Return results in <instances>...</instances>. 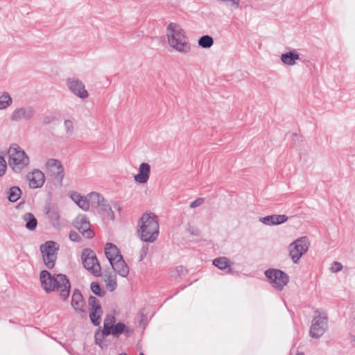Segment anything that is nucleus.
Segmentation results:
<instances>
[{"instance_id": "nucleus-5", "label": "nucleus", "mask_w": 355, "mask_h": 355, "mask_svg": "<svg viewBox=\"0 0 355 355\" xmlns=\"http://www.w3.org/2000/svg\"><path fill=\"white\" fill-rule=\"evenodd\" d=\"M310 243L306 236L300 237L292 242L288 248L289 256L294 263H297L300 258L309 250Z\"/></svg>"}, {"instance_id": "nucleus-4", "label": "nucleus", "mask_w": 355, "mask_h": 355, "mask_svg": "<svg viewBox=\"0 0 355 355\" xmlns=\"http://www.w3.org/2000/svg\"><path fill=\"white\" fill-rule=\"evenodd\" d=\"M8 164L15 173H20L30 163L29 157L17 144H12L8 149Z\"/></svg>"}, {"instance_id": "nucleus-39", "label": "nucleus", "mask_w": 355, "mask_h": 355, "mask_svg": "<svg viewBox=\"0 0 355 355\" xmlns=\"http://www.w3.org/2000/svg\"><path fill=\"white\" fill-rule=\"evenodd\" d=\"M343 266L340 262L334 261L330 268V270L333 272H337L342 270Z\"/></svg>"}, {"instance_id": "nucleus-13", "label": "nucleus", "mask_w": 355, "mask_h": 355, "mask_svg": "<svg viewBox=\"0 0 355 355\" xmlns=\"http://www.w3.org/2000/svg\"><path fill=\"white\" fill-rule=\"evenodd\" d=\"M88 304L90 309V320L95 326H98L101 324L103 313L99 301L95 297L90 296L88 300Z\"/></svg>"}, {"instance_id": "nucleus-42", "label": "nucleus", "mask_w": 355, "mask_h": 355, "mask_svg": "<svg viewBox=\"0 0 355 355\" xmlns=\"http://www.w3.org/2000/svg\"><path fill=\"white\" fill-rule=\"evenodd\" d=\"M204 201H205L204 198H199L195 200L194 201H193L192 202H191L189 206L191 208L194 209L196 207L200 206L204 202Z\"/></svg>"}, {"instance_id": "nucleus-24", "label": "nucleus", "mask_w": 355, "mask_h": 355, "mask_svg": "<svg viewBox=\"0 0 355 355\" xmlns=\"http://www.w3.org/2000/svg\"><path fill=\"white\" fill-rule=\"evenodd\" d=\"M48 217L51 221V225L54 227H58L60 226V213L57 209H48L46 212Z\"/></svg>"}, {"instance_id": "nucleus-2", "label": "nucleus", "mask_w": 355, "mask_h": 355, "mask_svg": "<svg viewBox=\"0 0 355 355\" xmlns=\"http://www.w3.org/2000/svg\"><path fill=\"white\" fill-rule=\"evenodd\" d=\"M166 36L170 47L182 54H188L191 45L188 41L185 31L178 23L170 22L166 28Z\"/></svg>"}, {"instance_id": "nucleus-34", "label": "nucleus", "mask_w": 355, "mask_h": 355, "mask_svg": "<svg viewBox=\"0 0 355 355\" xmlns=\"http://www.w3.org/2000/svg\"><path fill=\"white\" fill-rule=\"evenodd\" d=\"M90 288L94 294L99 297H102L105 295V292L101 290L100 285L98 283L92 282L90 285Z\"/></svg>"}, {"instance_id": "nucleus-25", "label": "nucleus", "mask_w": 355, "mask_h": 355, "mask_svg": "<svg viewBox=\"0 0 355 355\" xmlns=\"http://www.w3.org/2000/svg\"><path fill=\"white\" fill-rule=\"evenodd\" d=\"M12 103V98L8 92L0 94V110H6Z\"/></svg>"}, {"instance_id": "nucleus-43", "label": "nucleus", "mask_w": 355, "mask_h": 355, "mask_svg": "<svg viewBox=\"0 0 355 355\" xmlns=\"http://www.w3.org/2000/svg\"><path fill=\"white\" fill-rule=\"evenodd\" d=\"M55 120V117L52 115H46L42 118V123L49 125Z\"/></svg>"}, {"instance_id": "nucleus-40", "label": "nucleus", "mask_w": 355, "mask_h": 355, "mask_svg": "<svg viewBox=\"0 0 355 355\" xmlns=\"http://www.w3.org/2000/svg\"><path fill=\"white\" fill-rule=\"evenodd\" d=\"M6 169V162L3 157L0 156V176H2Z\"/></svg>"}, {"instance_id": "nucleus-38", "label": "nucleus", "mask_w": 355, "mask_h": 355, "mask_svg": "<svg viewBox=\"0 0 355 355\" xmlns=\"http://www.w3.org/2000/svg\"><path fill=\"white\" fill-rule=\"evenodd\" d=\"M106 286H107V288L112 291H114L116 287V281L115 279H113L111 277H110L107 280H106Z\"/></svg>"}, {"instance_id": "nucleus-26", "label": "nucleus", "mask_w": 355, "mask_h": 355, "mask_svg": "<svg viewBox=\"0 0 355 355\" xmlns=\"http://www.w3.org/2000/svg\"><path fill=\"white\" fill-rule=\"evenodd\" d=\"M213 264L220 270H225L231 266V262L227 257H225L215 259L213 261Z\"/></svg>"}, {"instance_id": "nucleus-21", "label": "nucleus", "mask_w": 355, "mask_h": 355, "mask_svg": "<svg viewBox=\"0 0 355 355\" xmlns=\"http://www.w3.org/2000/svg\"><path fill=\"white\" fill-rule=\"evenodd\" d=\"M281 61L286 65L293 66L300 59V55L295 51H290L281 55Z\"/></svg>"}, {"instance_id": "nucleus-12", "label": "nucleus", "mask_w": 355, "mask_h": 355, "mask_svg": "<svg viewBox=\"0 0 355 355\" xmlns=\"http://www.w3.org/2000/svg\"><path fill=\"white\" fill-rule=\"evenodd\" d=\"M46 169L51 173L55 180L62 186L64 177L63 166L60 161L56 159H49L45 164Z\"/></svg>"}, {"instance_id": "nucleus-3", "label": "nucleus", "mask_w": 355, "mask_h": 355, "mask_svg": "<svg viewBox=\"0 0 355 355\" xmlns=\"http://www.w3.org/2000/svg\"><path fill=\"white\" fill-rule=\"evenodd\" d=\"M138 236L147 243L155 242L159 234V226L157 216L153 213H145L138 222Z\"/></svg>"}, {"instance_id": "nucleus-20", "label": "nucleus", "mask_w": 355, "mask_h": 355, "mask_svg": "<svg viewBox=\"0 0 355 355\" xmlns=\"http://www.w3.org/2000/svg\"><path fill=\"white\" fill-rule=\"evenodd\" d=\"M105 254L110 263L122 257L118 248L110 243L105 245Z\"/></svg>"}, {"instance_id": "nucleus-47", "label": "nucleus", "mask_w": 355, "mask_h": 355, "mask_svg": "<svg viewBox=\"0 0 355 355\" xmlns=\"http://www.w3.org/2000/svg\"><path fill=\"white\" fill-rule=\"evenodd\" d=\"M296 355H304L303 352H298Z\"/></svg>"}, {"instance_id": "nucleus-30", "label": "nucleus", "mask_w": 355, "mask_h": 355, "mask_svg": "<svg viewBox=\"0 0 355 355\" xmlns=\"http://www.w3.org/2000/svg\"><path fill=\"white\" fill-rule=\"evenodd\" d=\"M99 207H101V211H102V214L111 220L114 219V212L112 210L111 207L108 204H106L105 202L104 201V202H103V205H101Z\"/></svg>"}, {"instance_id": "nucleus-11", "label": "nucleus", "mask_w": 355, "mask_h": 355, "mask_svg": "<svg viewBox=\"0 0 355 355\" xmlns=\"http://www.w3.org/2000/svg\"><path fill=\"white\" fill-rule=\"evenodd\" d=\"M66 86L68 90L75 96L85 100L88 98L89 93L85 85L80 79L75 77H69L66 79Z\"/></svg>"}, {"instance_id": "nucleus-41", "label": "nucleus", "mask_w": 355, "mask_h": 355, "mask_svg": "<svg viewBox=\"0 0 355 355\" xmlns=\"http://www.w3.org/2000/svg\"><path fill=\"white\" fill-rule=\"evenodd\" d=\"M70 198H71V200L78 205V203L79 202V201L80 200V199L82 198L83 196H81L79 193L78 192H76V191H73L72 193H71L70 194Z\"/></svg>"}, {"instance_id": "nucleus-10", "label": "nucleus", "mask_w": 355, "mask_h": 355, "mask_svg": "<svg viewBox=\"0 0 355 355\" xmlns=\"http://www.w3.org/2000/svg\"><path fill=\"white\" fill-rule=\"evenodd\" d=\"M35 110L32 105L19 106L14 109L9 116L12 122L28 121L34 118Z\"/></svg>"}, {"instance_id": "nucleus-9", "label": "nucleus", "mask_w": 355, "mask_h": 355, "mask_svg": "<svg viewBox=\"0 0 355 355\" xmlns=\"http://www.w3.org/2000/svg\"><path fill=\"white\" fill-rule=\"evenodd\" d=\"M82 261L85 269L92 272L94 275L99 277L101 275V266L94 253L89 250L85 249L82 253Z\"/></svg>"}, {"instance_id": "nucleus-6", "label": "nucleus", "mask_w": 355, "mask_h": 355, "mask_svg": "<svg viewBox=\"0 0 355 355\" xmlns=\"http://www.w3.org/2000/svg\"><path fill=\"white\" fill-rule=\"evenodd\" d=\"M316 315L312 320L309 335L314 338L321 337L327 329V315L324 313L316 311Z\"/></svg>"}, {"instance_id": "nucleus-31", "label": "nucleus", "mask_w": 355, "mask_h": 355, "mask_svg": "<svg viewBox=\"0 0 355 355\" xmlns=\"http://www.w3.org/2000/svg\"><path fill=\"white\" fill-rule=\"evenodd\" d=\"M109 336L105 332V330L103 329L101 331H98L95 334V341L96 345H99L101 348L103 347V340L104 338Z\"/></svg>"}, {"instance_id": "nucleus-19", "label": "nucleus", "mask_w": 355, "mask_h": 355, "mask_svg": "<svg viewBox=\"0 0 355 355\" xmlns=\"http://www.w3.org/2000/svg\"><path fill=\"white\" fill-rule=\"evenodd\" d=\"M71 306L76 311L81 313L85 312V302L81 293L77 289L73 291Z\"/></svg>"}, {"instance_id": "nucleus-23", "label": "nucleus", "mask_w": 355, "mask_h": 355, "mask_svg": "<svg viewBox=\"0 0 355 355\" xmlns=\"http://www.w3.org/2000/svg\"><path fill=\"white\" fill-rule=\"evenodd\" d=\"M63 128L67 137H71L75 133V122L73 119H64Z\"/></svg>"}, {"instance_id": "nucleus-7", "label": "nucleus", "mask_w": 355, "mask_h": 355, "mask_svg": "<svg viewBox=\"0 0 355 355\" xmlns=\"http://www.w3.org/2000/svg\"><path fill=\"white\" fill-rule=\"evenodd\" d=\"M40 250L46 266L49 269L53 268L57 259L58 244L52 241H46L41 245Z\"/></svg>"}, {"instance_id": "nucleus-17", "label": "nucleus", "mask_w": 355, "mask_h": 355, "mask_svg": "<svg viewBox=\"0 0 355 355\" xmlns=\"http://www.w3.org/2000/svg\"><path fill=\"white\" fill-rule=\"evenodd\" d=\"M106 333L108 335L112 334L114 336H118L122 333H124L127 336H130L133 333V330L128 327L124 323L119 322L112 326Z\"/></svg>"}, {"instance_id": "nucleus-44", "label": "nucleus", "mask_w": 355, "mask_h": 355, "mask_svg": "<svg viewBox=\"0 0 355 355\" xmlns=\"http://www.w3.org/2000/svg\"><path fill=\"white\" fill-rule=\"evenodd\" d=\"M69 239L72 241H79L80 239V237L76 232L71 231L69 233Z\"/></svg>"}, {"instance_id": "nucleus-8", "label": "nucleus", "mask_w": 355, "mask_h": 355, "mask_svg": "<svg viewBox=\"0 0 355 355\" xmlns=\"http://www.w3.org/2000/svg\"><path fill=\"white\" fill-rule=\"evenodd\" d=\"M265 275L272 286L278 291L283 290L289 282L288 275L281 270L268 269L265 271Z\"/></svg>"}, {"instance_id": "nucleus-46", "label": "nucleus", "mask_w": 355, "mask_h": 355, "mask_svg": "<svg viewBox=\"0 0 355 355\" xmlns=\"http://www.w3.org/2000/svg\"><path fill=\"white\" fill-rule=\"evenodd\" d=\"M189 231L191 232V234H194V235H197L198 234L194 232L193 230H191L190 229L189 230Z\"/></svg>"}, {"instance_id": "nucleus-36", "label": "nucleus", "mask_w": 355, "mask_h": 355, "mask_svg": "<svg viewBox=\"0 0 355 355\" xmlns=\"http://www.w3.org/2000/svg\"><path fill=\"white\" fill-rule=\"evenodd\" d=\"M275 225H280L285 223L288 220V216L284 214L273 215Z\"/></svg>"}, {"instance_id": "nucleus-14", "label": "nucleus", "mask_w": 355, "mask_h": 355, "mask_svg": "<svg viewBox=\"0 0 355 355\" xmlns=\"http://www.w3.org/2000/svg\"><path fill=\"white\" fill-rule=\"evenodd\" d=\"M74 226L87 239H91L94 236V232L90 229V223L85 215H79L76 217Z\"/></svg>"}, {"instance_id": "nucleus-18", "label": "nucleus", "mask_w": 355, "mask_h": 355, "mask_svg": "<svg viewBox=\"0 0 355 355\" xmlns=\"http://www.w3.org/2000/svg\"><path fill=\"white\" fill-rule=\"evenodd\" d=\"M113 270L123 277H125L129 274V268L123 260V257L110 263Z\"/></svg>"}, {"instance_id": "nucleus-22", "label": "nucleus", "mask_w": 355, "mask_h": 355, "mask_svg": "<svg viewBox=\"0 0 355 355\" xmlns=\"http://www.w3.org/2000/svg\"><path fill=\"white\" fill-rule=\"evenodd\" d=\"M22 220L25 223V227L27 230L31 231L35 230L37 220L33 214L26 213L23 215Z\"/></svg>"}, {"instance_id": "nucleus-1", "label": "nucleus", "mask_w": 355, "mask_h": 355, "mask_svg": "<svg viewBox=\"0 0 355 355\" xmlns=\"http://www.w3.org/2000/svg\"><path fill=\"white\" fill-rule=\"evenodd\" d=\"M40 279L41 286L46 293L57 291L60 293L62 300H66L70 293L71 284L66 277L62 274L51 275L47 270L40 272Z\"/></svg>"}, {"instance_id": "nucleus-16", "label": "nucleus", "mask_w": 355, "mask_h": 355, "mask_svg": "<svg viewBox=\"0 0 355 355\" xmlns=\"http://www.w3.org/2000/svg\"><path fill=\"white\" fill-rule=\"evenodd\" d=\"M150 173V166L148 163L143 162L139 165V173L135 175V181L145 184L148 182Z\"/></svg>"}, {"instance_id": "nucleus-27", "label": "nucleus", "mask_w": 355, "mask_h": 355, "mask_svg": "<svg viewBox=\"0 0 355 355\" xmlns=\"http://www.w3.org/2000/svg\"><path fill=\"white\" fill-rule=\"evenodd\" d=\"M198 44L202 48L208 49L214 44V39L209 35H203L198 40Z\"/></svg>"}, {"instance_id": "nucleus-32", "label": "nucleus", "mask_w": 355, "mask_h": 355, "mask_svg": "<svg viewBox=\"0 0 355 355\" xmlns=\"http://www.w3.org/2000/svg\"><path fill=\"white\" fill-rule=\"evenodd\" d=\"M116 319L113 315H108L106 316L103 323V329L105 332L111 328L115 323Z\"/></svg>"}, {"instance_id": "nucleus-48", "label": "nucleus", "mask_w": 355, "mask_h": 355, "mask_svg": "<svg viewBox=\"0 0 355 355\" xmlns=\"http://www.w3.org/2000/svg\"><path fill=\"white\" fill-rule=\"evenodd\" d=\"M139 355H144V354L141 353Z\"/></svg>"}, {"instance_id": "nucleus-28", "label": "nucleus", "mask_w": 355, "mask_h": 355, "mask_svg": "<svg viewBox=\"0 0 355 355\" xmlns=\"http://www.w3.org/2000/svg\"><path fill=\"white\" fill-rule=\"evenodd\" d=\"M21 194V189L18 187H12L8 191V198L9 201L15 202L19 198Z\"/></svg>"}, {"instance_id": "nucleus-45", "label": "nucleus", "mask_w": 355, "mask_h": 355, "mask_svg": "<svg viewBox=\"0 0 355 355\" xmlns=\"http://www.w3.org/2000/svg\"><path fill=\"white\" fill-rule=\"evenodd\" d=\"M148 252V246L144 245L140 251V260H143L146 256L147 255Z\"/></svg>"}, {"instance_id": "nucleus-33", "label": "nucleus", "mask_w": 355, "mask_h": 355, "mask_svg": "<svg viewBox=\"0 0 355 355\" xmlns=\"http://www.w3.org/2000/svg\"><path fill=\"white\" fill-rule=\"evenodd\" d=\"M218 2L223 3L233 9H238L240 7V0H216Z\"/></svg>"}, {"instance_id": "nucleus-15", "label": "nucleus", "mask_w": 355, "mask_h": 355, "mask_svg": "<svg viewBox=\"0 0 355 355\" xmlns=\"http://www.w3.org/2000/svg\"><path fill=\"white\" fill-rule=\"evenodd\" d=\"M26 178L28 180L29 187L33 189L42 187L45 182V175L39 169H34L32 172L28 173Z\"/></svg>"}, {"instance_id": "nucleus-29", "label": "nucleus", "mask_w": 355, "mask_h": 355, "mask_svg": "<svg viewBox=\"0 0 355 355\" xmlns=\"http://www.w3.org/2000/svg\"><path fill=\"white\" fill-rule=\"evenodd\" d=\"M88 197L92 204H96L98 207L101 205H103V202H104L105 201L104 198L101 194L96 192L90 193L88 195Z\"/></svg>"}, {"instance_id": "nucleus-37", "label": "nucleus", "mask_w": 355, "mask_h": 355, "mask_svg": "<svg viewBox=\"0 0 355 355\" xmlns=\"http://www.w3.org/2000/svg\"><path fill=\"white\" fill-rule=\"evenodd\" d=\"M259 220L266 225H275L274 224V216H266L264 217H261Z\"/></svg>"}, {"instance_id": "nucleus-35", "label": "nucleus", "mask_w": 355, "mask_h": 355, "mask_svg": "<svg viewBox=\"0 0 355 355\" xmlns=\"http://www.w3.org/2000/svg\"><path fill=\"white\" fill-rule=\"evenodd\" d=\"M78 206L85 211H88L89 209V201L85 196H83L78 203Z\"/></svg>"}]
</instances>
